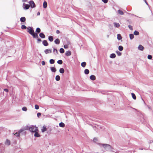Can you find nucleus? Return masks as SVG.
Here are the masks:
<instances>
[{"mask_svg": "<svg viewBox=\"0 0 153 153\" xmlns=\"http://www.w3.org/2000/svg\"><path fill=\"white\" fill-rule=\"evenodd\" d=\"M99 126H97V127L96 126H95V128H97V129H98V128H99Z\"/></svg>", "mask_w": 153, "mask_h": 153, "instance_id": "13d9d810", "label": "nucleus"}, {"mask_svg": "<svg viewBox=\"0 0 153 153\" xmlns=\"http://www.w3.org/2000/svg\"><path fill=\"white\" fill-rule=\"evenodd\" d=\"M123 47L122 46L120 45L119 46L118 49L120 51H121L123 50Z\"/></svg>", "mask_w": 153, "mask_h": 153, "instance_id": "393cba45", "label": "nucleus"}, {"mask_svg": "<svg viewBox=\"0 0 153 153\" xmlns=\"http://www.w3.org/2000/svg\"><path fill=\"white\" fill-rule=\"evenodd\" d=\"M26 128V127L24 128V129H20L19 131V133H21L22 132V131H25V130H26L25 129V128Z\"/></svg>", "mask_w": 153, "mask_h": 153, "instance_id": "ea45409f", "label": "nucleus"}, {"mask_svg": "<svg viewBox=\"0 0 153 153\" xmlns=\"http://www.w3.org/2000/svg\"><path fill=\"white\" fill-rule=\"evenodd\" d=\"M47 6V4L46 1H45L43 3V7L44 8H46Z\"/></svg>", "mask_w": 153, "mask_h": 153, "instance_id": "dca6fc26", "label": "nucleus"}, {"mask_svg": "<svg viewBox=\"0 0 153 153\" xmlns=\"http://www.w3.org/2000/svg\"><path fill=\"white\" fill-rule=\"evenodd\" d=\"M35 108L36 110H38L39 108V106L37 105H35Z\"/></svg>", "mask_w": 153, "mask_h": 153, "instance_id": "c03bdc74", "label": "nucleus"}, {"mask_svg": "<svg viewBox=\"0 0 153 153\" xmlns=\"http://www.w3.org/2000/svg\"><path fill=\"white\" fill-rule=\"evenodd\" d=\"M54 42L56 44H59L60 43V40L59 39H57L54 41Z\"/></svg>", "mask_w": 153, "mask_h": 153, "instance_id": "aec40b11", "label": "nucleus"}, {"mask_svg": "<svg viewBox=\"0 0 153 153\" xmlns=\"http://www.w3.org/2000/svg\"><path fill=\"white\" fill-rule=\"evenodd\" d=\"M145 1V3L147 5L149 6V5H148V4L147 2V1H146V0H145V1Z\"/></svg>", "mask_w": 153, "mask_h": 153, "instance_id": "4d7b16f0", "label": "nucleus"}, {"mask_svg": "<svg viewBox=\"0 0 153 153\" xmlns=\"http://www.w3.org/2000/svg\"><path fill=\"white\" fill-rule=\"evenodd\" d=\"M138 49L140 51H143L144 49V48L142 45H139L138 47Z\"/></svg>", "mask_w": 153, "mask_h": 153, "instance_id": "0eeeda50", "label": "nucleus"}, {"mask_svg": "<svg viewBox=\"0 0 153 153\" xmlns=\"http://www.w3.org/2000/svg\"><path fill=\"white\" fill-rule=\"evenodd\" d=\"M14 134L15 135L16 137H18L19 136V134L20 133H19V132H18V133L16 132V133H14Z\"/></svg>", "mask_w": 153, "mask_h": 153, "instance_id": "e433bc0d", "label": "nucleus"}, {"mask_svg": "<svg viewBox=\"0 0 153 153\" xmlns=\"http://www.w3.org/2000/svg\"><path fill=\"white\" fill-rule=\"evenodd\" d=\"M38 131H36V132H35L34 133H35L34 136L35 137H39L40 136V134L38 133Z\"/></svg>", "mask_w": 153, "mask_h": 153, "instance_id": "9d476101", "label": "nucleus"}, {"mask_svg": "<svg viewBox=\"0 0 153 153\" xmlns=\"http://www.w3.org/2000/svg\"><path fill=\"white\" fill-rule=\"evenodd\" d=\"M65 55L67 56H69L71 55V52L70 51H67L65 52Z\"/></svg>", "mask_w": 153, "mask_h": 153, "instance_id": "f8f14e48", "label": "nucleus"}, {"mask_svg": "<svg viewBox=\"0 0 153 153\" xmlns=\"http://www.w3.org/2000/svg\"><path fill=\"white\" fill-rule=\"evenodd\" d=\"M117 39L118 40H120L122 39V37L120 34H118L117 35Z\"/></svg>", "mask_w": 153, "mask_h": 153, "instance_id": "b1692460", "label": "nucleus"}, {"mask_svg": "<svg viewBox=\"0 0 153 153\" xmlns=\"http://www.w3.org/2000/svg\"><path fill=\"white\" fill-rule=\"evenodd\" d=\"M142 100H143V101L144 102V100L143 99V98H142Z\"/></svg>", "mask_w": 153, "mask_h": 153, "instance_id": "680f3d73", "label": "nucleus"}, {"mask_svg": "<svg viewBox=\"0 0 153 153\" xmlns=\"http://www.w3.org/2000/svg\"><path fill=\"white\" fill-rule=\"evenodd\" d=\"M94 130H96V129L95 128H94Z\"/></svg>", "mask_w": 153, "mask_h": 153, "instance_id": "0e129e2a", "label": "nucleus"}, {"mask_svg": "<svg viewBox=\"0 0 153 153\" xmlns=\"http://www.w3.org/2000/svg\"><path fill=\"white\" fill-rule=\"evenodd\" d=\"M98 144L100 146H102L104 149L106 151H109L111 152H114L115 153H118L119 152V151H116V152L114 151H113L114 148L109 144L100 143H98Z\"/></svg>", "mask_w": 153, "mask_h": 153, "instance_id": "f257e3e1", "label": "nucleus"}, {"mask_svg": "<svg viewBox=\"0 0 153 153\" xmlns=\"http://www.w3.org/2000/svg\"><path fill=\"white\" fill-rule=\"evenodd\" d=\"M53 53H54V54L55 55H56V54H57L58 53V52L57 50L55 48H53Z\"/></svg>", "mask_w": 153, "mask_h": 153, "instance_id": "5701e85b", "label": "nucleus"}, {"mask_svg": "<svg viewBox=\"0 0 153 153\" xmlns=\"http://www.w3.org/2000/svg\"><path fill=\"white\" fill-rule=\"evenodd\" d=\"M64 50L62 48H61L59 50V52L61 53H63L64 52Z\"/></svg>", "mask_w": 153, "mask_h": 153, "instance_id": "f704fd0d", "label": "nucleus"}, {"mask_svg": "<svg viewBox=\"0 0 153 153\" xmlns=\"http://www.w3.org/2000/svg\"><path fill=\"white\" fill-rule=\"evenodd\" d=\"M110 57L111 58H114L116 57V55L114 53H112L110 54Z\"/></svg>", "mask_w": 153, "mask_h": 153, "instance_id": "a211bd4d", "label": "nucleus"}, {"mask_svg": "<svg viewBox=\"0 0 153 153\" xmlns=\"http://www.w3.org/2000/svg\"><path fill=\"white\" fill-rule=\"evenodd\" d=\"M93 141L94 143H96L98 145V143H97V142L98 141V138L96 137H94L93 139Z\"/></svg>", "mask_w": 153, "mask_h": 153, "instance_id": "4468645a", "label": "nucleus"}, {"mask_svg": "<svg viewBox=\"0 0 153 153\" xmlns=\"http://www.w3.org/2000/svg\"><path fill=\"white\" fill-rule=\"evenodd\" d=\"M41 31V30L40 29V28L39 27H37L36 29V32L37 33H39Z\"/></svg>", "mask_w": 153, "mask_h": 153, "instance_id": "2f4dec72", "label": "nucleus"}, {"mask_svg": "<svg viewBox=\"0 0 153 153\" xmlns=\"http://www.w3.org/2000/svg\"><path fill=\"white\" fill-rule=\"evenodd\" d=\"M52 50L50 49H48L45 50L44 52L45 53L47 54L48 53H51Z\"/></svg>", "mask_w": 153, "mask_h": 153, "instance_id": "423d86ee", "label": "nucleus"}, {"mask_svg": "<svg viewBox=\"0 0 153 153\" xmlns=\"http://www.w3.org/2000/svg\"><path fill=\"white\" fill-rule=\"evenodd\" d=\"M131 95H132V98L134 100H136V96L135 95V94L133 93H131Z\"/></svg>", "mask_w": 153, "mask_h": 153, "instance_id": "bb28decb", "label": "nucleus"}, {"mask_svg": "<svg viewBox=\"0 0 153 153\" xmlns=\"http://www.w3.org/2000/svg\"><path fill=\"white\" fill-rule=\"evenodd\" d=\"M118 13L120 15H122L123 14V12L120 10H118Z\"/></svg>", "mask_w": 153, "mask_h": 153, "instance_id": "7c9ffc66", "label": "nucleus"}, {"mask_svg": "<svg viewBox=\"0 0 153 153\" xmlns=\"http://www.w3.org/2000/svg\"><path fill=\"white\" fill-rule=\"evenodd\" d=\"M22 111H26L27 110V108L26 107H24L22 108Z\"/></svg>", "mask_w": 153, "mask_h": 153, "instance_id": "79ce46f5", "label": "nucleus"}, {"mask_svg": "<svg viewBox=\"0 0 153 153\" xmlns=\"http://www.w3.org/2000/svg\"><path fill=\"white\" fill-rule=\"evenodd\" d=\"M27 1V0H22L23 2H25Z\"/></svg>", "mask_w": 153, "mask_h": 153, "instance_id": "052dcab7", "label": "nucleus"}, {"mask_svg": "<svg viewBox=\"0 0 153 153\" xmlns=\"http://www.w3.org/2000/svg\"><path fill=\"white\" fill-rule=\"evenodd\" d=\"M86 63L85 62H83L81 64L82 66L83 67H85L86 65Z\"/></svg>", "mask_w": 153, "mask_h": 153, "instance_id": "cd10ccee", "label": "nucleus"}, {"mask_svg": "<svg viewBox=\"0 0 153 153\" xmlns=\"http://www.w3.org/2000/svg\"><path fill=\"white\" fill-rule=\"evenodd\" d=\"M39 36L42 38H45V35L42 33H40Z\"/></svg>", "mask_w": 153, "mask_h": 153, "instance_id": "ddd939ff", "label": "nucleus"}, {"mask_svg": "<svg viewBox=\"0 0 153 153\" xmlns=\"http://www.w3.org/2000/svg\"><path fill=\"white\" fill-rule=\"evenodd\" d=\"M116 53L117 54V55H118V56H120L122 54L121 53L118 51H116Z\"/></svg>", "mask_w": 153, "mask_h": 153, "instance_id": "4c0bfd02", "label": "nucleus"}, {"mask_svg": "<svg viewBox=\"0 0 153 153\" xmlns=\"http://www.w3.org/2000/svg\"><path fill=\"white\" fill-rule=\"evenodd\" d=\"M42 65H45V62L44 61H42Z\"/></svg>", "mask_w": 153, "mask_h": 153, "instance_id": "603ef678", "label": "nucleus"}, {"mask_svg": "<svg viewBox=\"0 0 153 153\" xmlns=\"http://www.w3.org/2000/svg\"><path fill=\"white\" fill-rule=\"evenodd\" d=\"M50 68L51 71L53 72H55L56 71V69L54 67H51Z\"/></svg>", "mask_w": 153, "mask_h": 153, "instance_id": "2eb2a0df", "label": "nucleus"}, {"mask_svg": "<svg viewBox=\"0 0 153 153\" xmlns=\"http://www.w3.org/2000/svg\"><path fill=\"white\" fill-rule=\"evenodd\" d=\"M69 44H70V42H68V45Z\"/></svg>", "mask_w": 153, "mask_h": 153, "instance_id": "e2e57ef3", "label": "nucleus"}, {"mask_svg": "<svg viewBox=\"0 0 153 153\" xmlns=\"http://www.w3.org/2000/svg\"><path fill=\"white\" fill-rule=\"evenodd\" d=\"M68 45H64V47L65 49L67 48H68Z\"/></svg>", "mask_w": 153, "mask_h": 153, "instance_id": "3c124183", "label": "nucleus"}, {"mask_svg": "<svg viewBox=\"0 0 153 153\" xmlns=\"http://www.w3.org/2000/svg\"><path fill=\"white\" fill-rule=\"evenodd\" d=\"M59 126L61 127H65V124L62 122H61L59 124Z\"/></svg>", "mask_w": 153, "mask_h": 153, "instance_id": "4be33fe9", "label": "nucleus"}, {"mask_svg": "<svg viewBox=\"0 0 153 153\" xmlns=\"http://www.w3.org/2000/svg\"><path fill=\"white\" fill-rule=\"evenodd\" d=\"M89 73V70L88 69H86L84 71V73L86 74H88Z\"/></svg>", "mask_w": 153, "mask_h": 153, "instance_id": "a878e982", "label": "nucleus"}, {"mask_svg": "<svg viewBox=\"0 0 153 153\" xmlns=\"http://www.w3.org/2000/svg\"><path fill=\"white\" fill-rule=\"evenodd\" d=\"M134 34L135 35H139V33L138 31L135 30L134 31Z\"/></svg>", "mask_w": 153, "mask_h": 153, "instance_id": "c9c22d12", "label": "nucleus"}, {"mask_svg": "<svg viewBox=\"0 0 153 153\" xmlns=\"http://www.w3.org/2000/svg\"><path fill=\"white\" fill-rule=\"evenodd\" d=\"M25 130H29L31 132H34L38 131V129L37 127L35 126L31 125L30 126H27L25 129Z\"/></svg>", "mask_w": 153, "mask_h": 153, "instance_id": "7ed1b4c3", "label": "nucleus"}, {"mask_svg": "<svg viewBox=\"0 0 153 153\" xmlns=\"http://www.w3.org/2000/svg\"><path fill=\"white\" fill-rule=\"evenodd\" d=\"M102 1L105 3H106L108 1V0H102Z\"/></svg>", "mask_w": 153, "mask_h": 153, "instance_id": "09e8293b", "label": "nucleus"}, {"mask_svg": "<svg viewBox=\"0 0 153 153\" xmlns=\"http://www.w3.org/2000/svg\"><path fill=\"white\" fill-rule=\"evenodd\" d=\"M40 14V13L39 12H38L37 13V16H39Z\"/></svg>", "mask_w": 153, "mask_h": 153, "instance_id": "bf43d9fd", "label": "nucleus"}, {"mask_svg": "<svg viewBox=\"0 0 153 153\" xmlns=\"http://www.w3.org/2000/svg\"><path fill=\"white\" fill-rule=\"evenodd\" d=\"M4 90L7 92L8 91V90L7 89H4Z\"/></svg>", "mask_w": 153, "mask_h": 153, "instance_id": "864d4df0", "label": "nucleus"}, {"mask_svg": "<svg viewBox=\"0 0 153 153\" xmlns=\"http://www.w3.org/2000/svg\"><path fill=\"white\" fill-rule=\"evenodd\" d=\"M114 27L117 28L119 27L120 26V25L118 23H117L116 22H114Z\"/></svg>", "mask_w": 153, "mask_h": 153, "instance_id": "1a4fd4ad", "label": "nucleus"}, {"mask_svg": "<svg viewBox=\"0 0 153 153\" xmlns=\"http://www.w3.org/2000/svg\"><path fill=\"white\" fill-rule=\"evenodd\" d=\"M41 114L40 113H38L37 114V116L38 117H40L41 116Z\"/></svg>", "mask_w": 153, "mask_h": 153, "instance_id": "49530a36", "label": "nucleus"}, {"mask_svg": "<svg viewBox=\"0 0 153 153\" xmlns=\"http://www.w3.org/2000/svg\"><path fill=\"white\" fill-rule=\"evenodd\" d=\"M20 20L21 22H25L26 21V18L24 17H22L20 19Z\"/></svg>", "mask_w": 153, "mask_h": 153, "instance_id": "f3484780", "label": "nucleus"}, {"mask_svg": "<svg viewBox=\"0 0 153 153\" xmlns=\"http://www.w3.org/2000/svg\"><path fill=\"white\" fill-rule=\"evenodd\" d=\"M128 27L131 30H133L132 27L131 26L129 25L128 26Z\"/></svg>", "mask_w": 153, "mask_h": 153, "instance_id": "de8ad7c7", "label": "nucleus"}, {"mask_svg": "<svg viewBox=\"0 0 153 153\" xmlns=\"http://www.w3.org/2000/svg\"><path fill=\"white\" fill-rule=\"evenodd\" d=\"M60 77L59 76L56 75L55 77V79L57 81H59V80Z\"/></svg>", "mask_w": 153, "mask_h": 153, "instance_id": "c85d7f7f", "label": "nucleus"}, {"mask_svg": "<svg viewBox=\"0 0 153 153\" xmlns=\"http://www.w3.org/2000/svg\"><path fill=\"white\" fill-rule=\"evenodd\" d=\"M21 28L22 29H25L27 28V27L25 25H22Z\"/></svg>", "mask_w": 153, "mask_h": 153, "instance_id": "37998d69", "label": "nucleus"}, {"mask_svg": "<svg viewBox=\"0 0 153 153\" xmlns=\"http://www.w3.org/2000/svg\"><path fill=\"white\" fill-rule=\"evenodd\" d=\"M27 32L33 36L34 38H38L39 37L37 33H35L32 27H29L27 28Z\"/></svg>", "mask_w": 153, "mask_h": 153, "instance_id": "f03ea898", "label": "nucleus"}, {"mask_svg": "<svg viewBox=\"0 0 153 153\" xmlns=\"http://www.w3.org/2000/svg\"><path fill=\"white\" fill-rule=\"evenodd\" d=\"M56 33H57V34H59L60 33V31L59 30H57L56 31Z\"/></svg>", "mask_w": 153, "mask_h": 153, "instance_id": "6e6d98bb", "label": "nucleus"}, {"mask_svg": "<svg viewBox=\"0 0 153 153\" xmlns=\"http://www.w3.org/2000/svg\"><path fill=\"white\" fill-rule=\"evenodd\" d=\"M30 7V6L29 4H26L25 3H23V4L22 7L23 9L25 10H27L29 9Z\"/></svg>", "mask_w": 153, "mask_h": 153, "instance_id": "20e7f679", "label": "nucleus"}, {"mask_svg": "<svg viewBox=\"0 0 153 153\" xmlns=\"http://www.w3.org/2000/svg\"><path fill=\"white\" fill-rule=\"evenodd\" d=\"M59 72L60 73L62 74L64 72V70L63 68H60L59 69Z\"/></svg>", "mask_w": 153, "mask_h": 153, "instance_id": "c756f323", "label": "nucleus"}, {"mask_svg": "<svg viewBox=\"0 0 153 153\" xmlns=\"http://www.w3.org/2000/svg\"><path fill=\"white\" fill-rule=\"evenodd\" d=\"M152 143H153V141H150L149 142V143L150 144V145H151Z\"/></svg>", "mask_w": 153, "mask_h": 153, "instance_id": "5fc2aeb1", "label": "nucleus"}, {"mask_svg": "<svg viewBox=\"0 0 153 153\" xmlns=\"http://www.w3.org/2000/svg\"><path fill=\"white\" fill-rule=\"evenodd\" d=\"M46 131V128L44 126L42 129V132H44Z\"/></svg>", "mask_w": 153, "mask_h": 153, "instance_id": "58836bf2", "label": "nucleus"}, {"mask_svg": "<svg viewBox=\"0 0 153 153\" xmlns=\"http://www.w3.org/2000/svg\"><path fill=\"white\" fill-rule=\"evenodd\" d=\"M37 38V42L38 43H39V42L41 41V39H40V38Z\"/></svg>", "mask_w": 153, "mask_h": 153, "instance_id": "8fccbe9b", "label": "nucleus"}, {"mask_svg": "<svg viewBox=\"0 0 153 153\" xmlns=\"http://www.w3.org/2000/svg\"><path fill=\"white\" fill-rule=\"evenodd\" d=\"M29 3L30 4V6L31 8H33L36 7V5L33 1H30Z\"/></svg>", "mask_w": 153, "mask_h": 153, "instance_id": "39448f33", "label": "nucleus"}, {"mask_svg": "<svg viewBox=\"0 0 153 153\" xmlns=\"http://www.w3.org/2000/svg\"><path fill=\"white\" fill-rule=\"evenodd\" d=\"M50 63L51 64H53L55 62L54 60L53 59H51L49 61Z\"/></svg>", "mask_w": 153, "mask_h": 153, "instance_id": "72a5a7b5", "label": "nucleus"}, {"mask_svg": "<svg viewBox=\"0 0 153 153\" xmlns=\"http://www.w3.org/2000/svg\"><path fill=\"white\" fill-rule=\"evenodd\" d=\"M129 37L131 39H133L134 38V35L133 34H130L129 35Z\"/></svg>", "mask_w": 153, "mask_h": 153, "instance_id": "473e14b6", "label": "nucleus"}, {"mask_svg": "<svg viewBox=\"0 0 153 153\" xmlns=\"http://www.w3.org/2000/svg\"><path fill=\"white\" fill-rule=\"evenodd\" d=\"M48 40L50 42H52L53 40V37L52 36H49L48 38Z\"/></svg>", "mask_w": 153, "mask_h": 153, "instance_id": "412c9836", "label": "nucleus"}, {"mask_svg": "<svg viewBox=\"0 0 153 153\" xmlns=\"http://www.w3.org/2000/svg\"><path fill=\"white\" fill-rule=\"evenodd\" d=\"M42 44L44 46H47L48 45V44L46 40H43Z\"/></svg>", "mask_w": 153, "mask_h": 153, "instance_id": "6e6552de", "label": "nucleus"}, {"mask_svg": "<svg viewBox=\"0 0 153 153\" xmlns=\"http://www.w3.org/2000/svg\"><path fill=\"white\" fill-rule=\"evenodd\" d=\"M147 58L148 59H151L152 58V57L151 55H148V56Z\"/></svg>", "mask_w": 153, "mask_h": 153, "instance_id": "a18cd8bd", "label": "nucleus"}, {"mask_svg": "<svg viewBox=\"0 0 153 153\" xmlns=\"http://www.w3.org/2000/svg\"><path fill=\"white\" fill-rule=\"evenodd\" d=\"M90 78L92 80H94L96 79V77L94 75H91L90 76Z\"/></svg>", "mask_w": 153, "mask_h": 153, "instance_id": "9b49d317", "label": "nucleus"}, {"mask_svg": "<svg viewBox=\"0 0 153 153\" xmlns=\"http://www.w3.org/2000/svg\"><path fill=\"white\" fill-rule=\"evenodd\" d=\"M57 63L60 65H61L62 63V61L61 60H59L57 61Z\"/></svg>", "mask_w": 153, "mask_h": 153, "instance_id": "a19ab883", "label": "nucleus"}, {"mask_svg": "<svg viewBox=\"0 0 153 153\" xmlns=\"http://www.w3.org/2000/svg\"><path fill=\"white\" fill-rule=\"evenodd\" d=\"M144 1H145V0H143Z\"/></svg>", "mask_w": 153, "mask_h": 153, "instance_id": "69168bd1", "label": "nucleus"}, {"mask_svg": "<svg viewBox=\"0 0 153 153\" xmlns=\"http://www.w3.org/2000/svg\"><path fill=\"white\" fill-rule=\"evenodd\" d=\"M5 143L6 145H10V141L9 140L7 139Z\"/></svg>", "mask_w": 153, "mask_h": 153, "instance_id": "6ab92c4d", "label": "nucleus"}]
</instances>
